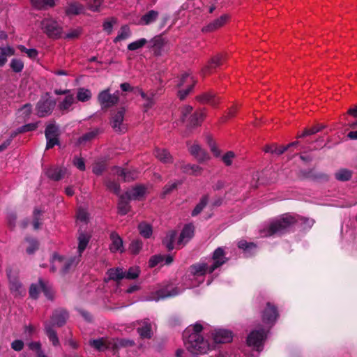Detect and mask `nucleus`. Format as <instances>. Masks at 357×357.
<instances>
[{"mask_svg": "<svg viewBox=\"0 0 357 357\" xmlns=\"http://www.w3.org/2000/svg\"><path fill=\"white\" fill-rule=\"evenodd\" d=\"M108 279L119 281L124 279L123 269L122 268H109L107 271Z\"/></svg>", "mask_w": 357, "mask_h": 357, "instance_id": "nucleus-37", "label": "nucleus"}, {"mask_svg": "<svg viewBox=\"0 0 357 357\" xmlns=\"http://www.w3.org/2000/svg\"><path fill=\"white\" fill-rule=\"evenodd\" d=\"M45 333L47 336L50 341L52 343L53 346L57 347L59 345V340L56 331L53 329L52 323L49 321L45 322Z\"/></svg>", "mask_w": 357, "mask_h": 357, "instance_id": "nucleus-26", "label": "nucleus"}, {"mask_svg": "<svg viewBox=\"0 0 357 357\" xmlns=\"http://www.w3.org/2000/svg\"><path fill=\"white\" fill-rule=\"evenodd\" d=\"M228 261L225 250L222 247L216 248L211 257L207 261H200L192 264L189 268L190 280L192 281V287H195L204 282V277L206 273L212 274L215 270L221 267Z\"/></svg>", "mask_w": 357, "mask_h": 357, "instance_id": "nucleus-1", "label": "nucleus"}, {"mask_svg": "<svg viewBox=\"0 0 357 357\" xmlns=\"http://www.w3.org/2000/svg\"><path fill=\"white\" fill-rule=\"evenodd\" d=\"M189 151L199 162H203L209 158L208 154L198 144L192 145L189 148Z\"/></svg>", "mask_w": 357, "mask_h": 357, "instance_id": "nucleus-22", "label": "nucleus"}, {"mask_svg": "<svg viewBox=\"0 0 357 357\" xmlns=\"http://www.w3.org/2000/svg\"><path fill=\"white\" fill-rule=\"evenodd\" d=\"M146 194V188L142 185H138L132 188L131 190L126 192L125 195L128 199L139 200Z\"/></svg>", "mask_w": 357, "mask_h": 357, "instance_id": "nucleus-20", "label": "nucleus"}, {"mask_svg": "<svg viewBox=\"0 0 357 357\" xmlns=\"http://www.w3.org/2000/svg\"><path fill=\"white\" fill-rule=\"evenodd\" d=\"M6 275L10 283L11 293L15 296H24L26 294V289L18 279V273L13 271L11 268H7Z\"/></svg>", "mask_w": 357, "mask_h": 357, "instance_id": "nucleus-8", "label": "nucleus"}, {"mask_svg": "<svg viewBox=\"0 0 357 357\" xmlns=\"http://www.w3.org/2000/svg\"><path fill=\"white\" fill-rule=\"evenodd\" d=\"M91 235L84 232V231H79L77 237L78 241V248H77V252L79 253V257H81L82 253L85 250L86 248L90 239H91Z\"/></svg>", "mask_w": 357, "mask_h": 357, "instance_id": "nucleus-25", "label": "nucleus"}, {"mask_svg": "<svg viewBox=\"0 0 357 357\" xmlns=\"http://www.w3.org/2000/svg\"><path fill=\"white\" fill-rule=\"evenodd\" d=\"M31 3L35 9L42 10L53 8L56 4V0H31Z\"/></svg>", "mask_w": 357, "mask_h": 357, "instance_id": "nucleus-30", "label": "nucleus"}, {"mask_svg": "<svg viewBox=\"0 0 357 357\" xmlns=\"http://www.w3.org/2000/svg\"><path fill=\"white\" fill-rule=\"evenodd\" d=\"M10 67L14 73H20L23 70L24 64L22 59L13 58L10 60Z\"/></svg>", "mask_w": 357, "mask_h": 357, "instance_id": "nucleus-48", "label": "nucleus"}, {"mask_svg": "<svg viewBox=\"0 0 357 357\" xmlns=\"http://www.w3.org/2000/svg\"><path fill=\"white\" fill-rule=\"evenodd\" d=\"M139 270L137 267H130L128 271H123L124 278L134 280L139 276Z\"/></svg>", "mask_w": 357, "mask_h": 357, "instance_id": "nucleus-54", "label": "nucleus"}, {"mask_svg": "<svg viewBox=\"0 0 357 357\" xmlns=\"http://www.w3.org/2000/svg\"><path fill=\"white\" fill-rule=\"evenodd\" d=\"M204 112L202 110L196 111L190 117V126L195 127L199 126L204 118Z\"/></svg>", "mask_w": 357, "mask_h": 357, "instance_id": "nucleus-42", "label": "nucleus"}, {"mask_svg": "<svg viewBox=\"0 0 357 357\" xmlns=\"http://www.w3.org/2000/svg\"><path fill=\"white\" fill-rule=\"evenodd\" d=\"M211 337L214 343H227L232 340L231 331L226 329H214L211 333Z\"/></svg>", "mask_w": 357, "mask_h": 357, "instance_id": "nucleus-15", "label": "nucleus"}, {"mask_svg": "<svg viewBox=\"0 0 357 357\" xmlns=\"http://www.w3.org/2000/svg\"><path fill=\"white\" fill-rule=\"evenodd\" d=\"M40 28L43 32L50 38L59 39L62 37V26L52 17L43 19L40 22Z\"/></svg>", "mask_w": 357, "mask_h": 357, "instance_id": "nucleus-7", "label": "nucleus"}, {"mask_svg": "<svg viewBox=\"0 0 357 357\" xmlns=\"http://www.w3.org/2000/svg\"><path fill=\"white\" fill-rule=\"evenodd\" d=\"M155 157L163 163H171L173 162L172 156L164 149H156L155 151Z\"/></svg>", "mask_w": 357, "mask_h": 357, "instance_id": "nucleus-34", "label": "nucleus"}, {"mask_svg": "<svg viewBox=\"0 0 357 357\" xmlns=\"http://www.w3.org/2000/svg\"><path fill=\"white\" fill-rule=\"evenodd\" d=\"M197 99L202 103H208L213 106L216 105L218 103V100L212 92L205 93L198 96Z\"/></svg>", "mask_w": 357, "mask_h": 357, "instance_id": "nucleus-43", "label": "nucleus"}, {"mask_svg": "<svg viewBox=\"0 0 357 357\" xmlns=\"http://www.w3.org/2000/svg\"><path fill=\"white\" fill-rule=\"evenodd\" d=\"M314 223V220L312 218L284 213L273 220L267 229L261 232V235L262 236L281 235L290 231L294 225H298L303 229H309Z\"/></svg>", "mask_w": 357, "mask_h": 357, "instance_id": "nucleus-2", "label": "nucleus"}, {"mask_svg": "<svg viewBox=\"0 0 357 357\" xmlns=\"http://www.w3.org/2000/svg\"><path fill=\"white\" fill-rule=\"evenodd\" d=\"M43 280L40 278L38 283L32 284L29 288V296L33 299H36L38 297L39 293L42 291L43 287Z\"/></svg>", "mask_w": 357, "mask_h": 357, "instance_id": "nucleus-44", "label": "nucleus"}, {"mask_svg": "<svg viewBox=\"0 0 357 357\" xmlns=\"http://www.w3.org/2000/svg\"><path fill=\"white\" fill-rule=\"evenodd\" d=\"M352 172L348 169L342 168L335 173V178L339 181H347L351 178Z\"/></svg>", "mask_w": 357, "mask_h": 357, "instance_id": "nucleus-38", "label": "nucleus"}, {"mask_svg": "<svg viewBox=\"0 0 357 357\" xmlns=\"http://www.w3.org/2000/svg\"><path fill=\"white\" fill-rule=\"evenodd\" d=\"M43 172L50 179L59 181L64 178L68 170L63 166L54 165L45 168Z\"/></svg>", "mask_w": 357, "mask_h": 357, "instance_id": "nucleus-11", "label": "nucleus"}, {"mask_svg": "<svg viewBox=\"0 0 357 357\" xmlns=\"http://www.w3.org/2000/svg\"><path fill=\"white\" fill-rule=\"evenodd\" d=\"M206 328L201 321L188 326L183 332V340L187 350L192 354H204L210 349V344L202 336Z\"/></svg>", "mask_w": 357, "mask_h": 357, "instance_id": "nucleus-4", "label": "nucleus"}, {"mask_svg": "<svg viewBox=\"0 0 357 357\" xmlns=\"http://www.w3.org/2000/svg\"><path fill=\"white\" fill-rule=\"evenodd\" d=\"M114 170V173L120 176L125 182H129L136 179L139 174L137 169H128L115 167Z\"/></svg>", "mask_w": 357, "mask_h": 357, "instance_id": "nucleus-16", "label": "nucleus"}, {"mask_svg": "<svg viewBox=\"0 0 357 357\" xmlns=\"http://www.w3.org/2000/svg\"><path fill=\"white\" fill-rule=\"evenodd\" d=\"M182 169L184 172L188 173V174H192L195 176L199 175L202 170V168L199 166H198L197 165H190V164L183 165Z\"/></svg>", "mask_w": 357, "mask_h": 357, "instance_id": "nucleus-52", "label": "nucleus"}, {"mask_svg": "<svg viewBox=\"0 0 357 357\" xmlns=\"http://www.w3.org/2000/svg\"><path fill=\"white\" fill-rule=\"evenodd\" d=\"M303 175L306 178H310L314 180H328V177L326 174L323 173H314L313 169H309L303 172Z\"/></svg>", "mask_w": 357, "mask_h": 357, "instance_id": "nucleus-49", "label": "nucleus"}, {"mask_svg": "<svg viewBox=\"0 0 357 357\" xmlns=\"http://www.w3.org/2000/svg\"><path fill=\"white\" fill-rule=\"evenodd\" d=\"M26 241L29 243V246L26 248V252L29 255L33 254L38 249V242L36 239L26 237Z\"/></svg>", "mask_w": 357, "mask_h": 357, "instance_id": "nucleus-51", "label": "nucleus"}, {"mask_svg": "<svg viewBox=\"0 0 357 357\" xmlns=\"http://www.w3.org/2000/svg\"><path fill=\"white\" fill-rule=\"evenodd\" d=\"M229 15L224 14L202 28L203 32H211L222 26L229 20Z\"/></svg>", "mask_w": 357, "mask_h": 357, "instance_id": "nucleus-19", "label": "nucleus"}, {"mask_svg": "<svg viewBox=\"0 0 357 357\" xmlns=\"http://www.w3.org/2000/svg\"><path fill=\"white\" fill-rule=\"evenodd\" d=\"M68 318V313L64 309H58L53 312L51 320L53 326L61 327L63 326Z\"/></svg>", "mask_w": 357, "mask_h": 357, "instance_id": "nucleus-18", "label": "nucleus"}, {"mask_svg": "<svg viewBox=\"0 0 357 357\" xmlns=\"http://www.w3.org/2000/svg\"><path fill=\"white\" fill-rule=\"evenodd\" d=\"M222 63V56L216 55L211 59L208 66L204 68L203 72L204 73H209L211 70L216 68Z\"/></svg>", "mask_w": 357, "mask_h": 357, "instance_id": "nucleus-39", "label": "nucleus"}, {"mask_svg": "<svg viewBox=\"0 0 357 357\" xmlns=\"http://www.w3.org/2000/svg\"><path fill=\"white\" fill-rule=\"evenodd\" d=\"M73 163L80 171H84L86 169L85 162L82 158L75 156Z\"/></svg>", "mask_w": 357, "mask_h": 357, "instance_id": "nucleus-64", "label": "nucleus"}, {"mask_svg": "<svg viewBox=\"0 0 357 357\" xmlns=\"http://www.w3.org/2000/svg\"><path fill=\"white\" fill-rule=\"evenodd\" d=\"M183 291V289H181L178 287L174 285L170 282H164L159 284L158 289L152 291L146 298L147 301H155L158 302L160 300L165 299L167 298L174 297L181 294Z\"/></svg>", "mask_w": 357, "mask_h": 357, "instance_id": "nucleus-5", "label": "nucleus"}, {"mask_svg": "<svg viewBox=\"0 0 357 357\" xmlns=\"http://www.w3.org/2000/svg\"><path fill=\"white\" fill-rule=\"evenodd\" d=\"M147 43L148 40L146 38H140L129 43L127 48L130 51H136L143 47Z\"/></svg>", "mask_w": 357, "mask_h": 357, "instance_id": "nucleus-50", "label": "nucleus"}, {"mask_svg": "<svg viewBox=\"0 0 357 357\" xmlns=\"http://www.w3.org/2000/svg\"><path fill=\"white\" fill-rule=\"evenodd\" d=\"M98 134V130L94 129L88 132L84 133L79 138V143L82 144L88 141H90L95 138Z\"/></svg>", "mask_w": 357, "mask_h": 357, "instance_id": "nucleus-53", "label": "nucleus"}, {"mask_svg": "<svg viewBox=\"0 0 357 357\" xmlns=\"http://www.w3.org/2000/svg\"><path fill=\"white\" fill-rule=\"evenodd\" d=\"M131 36V31L128 25H123L119 31L118 35L114 38V43H117L121 40L129 38Z\"/></svg>", "mask_w": 357, "mask_h": 357, "instance_id": "nucleus-36", "label": "nucleus"}, {"mask_svg": "<svg viewBox=\"0 0 357 357\" xmlns=\"http://www.w3.org/2000/svg\"><path fill=\"white\" fill-rule=\"evenodd\" d=\"M148 47L153 49L155 54L159 55L165 45V40L160 36H156L148 41Z\"/></svg>", "mask_w": 357, "mask_h": 357, "instance_id": "nucleus-27", "label": "nucleus"}, {"mask_svg": "<svg viewBox=\"0 0 357 357\" xmlns=\"http://www.w3.org/2000/svg\"><path fill=\"white\" fill-rule=\"evenodd\" d=\"M238 247L243 251L244 255L246 257L252 256L257 250V246L255 243H248L245 240L240 241L238 243Z\"/></svg>", "mask_w": 357, "mask_h": 357, "instance_id": "nucleus-21", "label": "nucleus"}, {"mask_svg": "<svg viewBox=\"0 0 357 357\" xmlns=\"http://www.w3.org/2000/svg\"><path fill=\"white\" fill-rule=\"evenodd\" d=\"M75 102L73 94L66 96L65 98L58 105V109L63 113H67L73 109L72 105Z\"/></svg>", "mask_w": 357, "mask_h": 357, "instance_id": "nucleus-29", "label": "nucleus"}, {"mask_svg": "<svg viewBox=\"0 0 357 357\" xmlns=\"http://www.w3.org/2000/svg\"><path fill=\"white\" fill-rule=\"evenodd\" d=\"M137 332L142 338H151L152 336V327L149 319L142 321V325L137 328Z\"/></svg>", "mask_w": 357, "mask_h": 357, "instance_id": "nucleus-28", "label": "nucleus"}, {"mask_svg": "<svg viewBox=\"0 0 357 357\" xmlns=\"http://www.w3.org/2000/svg\"><path fill=\"white\" fill-rule=\"evenodd\" d=\"M15 54L14 48L10 45L0 46V67L4 66L8 61V57Z\"/></svg>", "mask_w": 357, "mask_h": 357, "instance_id": "nucleus-31", "label": "nucleus"}, {"mask_svg": "<svg viewBox=\"0 0 357 357\" xmlns=\"http://www.w3.org/2000/svg\"><path fill=\"white\" fill-rule=\"evenodd\" d=\"M325 126L324 125H318L317 126H314L310 129H306L303 131V132L298 136V138L304 137L308 135H314L319 131H321L322 129H324Z\"/></svg>", "mask_w": 357, "mask_h": 357, "instance_id": "nucleus-57", "label": "nucleus"}, {"mask_svg": "<svg viewBox=\"0 0 357 357\" xmlns=\"http://www.w3.org/2000/svg\"><path fill=\"white\" fill-rule=\"evenodd\" d=\"M89 345L98 351H103L107 349V345L103 338L90 340Z\"/></svg>", "mask_w": 357, "mask_h": 357, "instance_id": "nucleus-45", "label": "nucleus"}, {"mask_svg": "<svg viewBox=\"0 0 357 357\" xmlns=\"http://www.w3.org/2000/svg\"><path fill=\"white\" fill-rule=\"evenodd\" d=\"M105 185L110 191L114 192L116 195L119 194L121 190L120 185L116 181L107 179L105 181Z\"/></svg>", "mask_w": 357, "mask_h": 357, "instance_id": "nucleus-59", "label": "nucleus"}, {"mask_svg": "<svg viewBox=\"0 0 357 357\" xmlns=\"http://www.w3.org/2000/svg\"><path fill=\"white\" fill-rule=\"evenodd\" d=\"M92 97L91 91L88 89L82 87L77 89V99L80 102L89 101Z\"/></svg>", "mask_w": 357, "mask_h": 357, "instance_id": "nucleus-46", "label": "nucleus"}, {"mask_svg": "<svg viewBox=\"0 0 357 357\" xmlns=\"http://www.w3.org/2000/svg\"><path fill=\"white\" fill-rule=\"evenodd\" d=\"M138 229L140 235L146 238H150L153 234L152 226L144 222L139 224Z\"/></svg>", "mask_w": 357, "mask_h": 357, "instance_id": "nucleus-40", "label": "nucleus"}, {"mask_svg": "<svg viewBox=\"0 0 357 357\" xmlns=\"http://www.w3.org/2000/svg\"><path fill=\"white\" fill-rule=\"evenodd\" d=\"M126 109L121 108L112 117L110 124L115 132L123 133L126 131V127L123 123Z\"/></svg>", "mask_w": 357, "mask_h": 357, "instance_id": "nucleus-12", "label": "nucleus"}, {"mask_svg": "<svg viewBox=\"0 0 357 357\" xmlns=\"http://www.w3.org/2000/svg\"><path fill=\"white\" fill-rule=\"evenodd\" d=\"M84 11V7L77 1H70L68 3V6L65 9L66 15H77Z\"/></svg>", "mask_w": 357, "mask_h": 357, "instance_id": "nucleus-24", "label": "nucleus"}, {"mask_svg": "<svg viewBox=\"0 0 357 357\" xmlns=\"http://www.w3.org/2000/svg\"><path fill=\"white\" fill-rule=\"evenodd\" d=\"M279 316L278 308L271 303H266V307L262 312V321L268 326V329L259 328L251 331L247 337V344L259 352L264 348V343L269 333L270 328L275 324Z\"/></svg>", "mask_w": 357, "mask_h": 357, "instance_id": "nucleus-3", "label": "nucleus"}, {"mask_svg": "<svg viewBox=\"0 0 357 357\" xmlns=\"http://www.w3.org/2000/svg\"><path fill=\"white\" fill-rule=\"evenodd\" d=\"M164 255H155L152 256L149 261V266L153 268L158 264H163Z\"/></svg>", "mask_w": 357, "mask_h": 357, "instance_id": "nucleus-60", "label": "nucleus"}, {"mask_svg": "<svg viewBox=\"0 0 357 357\" xmlns=\"http://www.w3.org/2000/svg\"><path fill=\"white\" fill-rule=\"evenodd\" d=\"M208 199L209 198L208 195H204L200 199L199 202L195 206L194 209L192 211L191 215L192 217H195L197 215H199L207 205Z\"/></svg>", "mask_w": 357, "mask_h": 357, "instance_id": "nucleus-41", "label": "nucleus"}, {"mask_svg": "<svg viewBox=\"0 0 357 357\" xmlns=\"http://www.w3.org/2000/svg\"><path fill=\"white\" fill-rule=\"evenodd\" d=\"M115 100V98L112 97V93H110L109 88L101 91L98 95V101L102 109L109 108L114 106L116 105Z\"/></svg>", "mask_w": 357, "mask_h": 357, "instance_id": "nucleus-14", "label": "nucleus"}, {"mask_svg": "<svg viewBox=\"0 0 357 357\" xmlns=\"http://www.w3.org/2000/svg\"><path fill=\"white\" fill-rule=\"evenodd\" d=\"M32 105L30 103L24 105L20 109L19 112L21 113L22 117L24 121L27 120L31 114Z\"/></svg>", "mask_w": 357, "mask_h": 357, "instance_id": "nucleus-55", "label": "nucleus"}, {"mask_svg": "<svg viewBox=\"0 0 357 357\" xmlns=\"http://www.w3.org/2000/svg\"><path fill=\"white\" fill-rule=\"evenodd\" d=\"M242 354L239 349H232L225 352H220L217 357H257L253 354L248 356L245 354L242 355Z\"/></svg>", "mask_w": 357, "mask_h": 357, "instance_id": "nucleus-35", "label": "nucleus"}, {"mask_svg": "<svg viewBox=\"0 0 357 357\" xmlns=\"http://www.w3.org/2000/svg\"><path fill=\"white\" fill-rule=\"evenodd\" d=\"M17 47L22 52L26 53L30 59H35L37 57V56L38 54V50L35 48L28 49L24 45H18Z\"/></svg>", "mask_w": 357, "mask_h": 357, "instance_id": "nucleus-56", "label": "nucleus"}, {"mask_svg": "<svg viewBox=\"0 0 357 357\" xmlns=\"http://www.w3.org/2000/svg\"><path fill=\"white\" fill-rule=\"evenodd\" d=\"M159 13L155 10H151L144 14L139 19V24L146 26L153 24L158 18Z\"/></svg>", "mask_w": 357, "mask_h": 357, "instance_id": "nucleus-23", "label": "nucleus"}, {"mask_svg": "<svg viewBox=\"0 0 357 357\" xmlns=\"http://www.w3.org/2000/svg\"><path fill=\"white\" fill-rule=\"evenodd\" d=\"M45 135L47 140L46 149H50L59 144V128L55 123L47 125Z\"/></svg>", "mask_w": 357, "mask_h": 357, "instance_id": "nucleus-9", "label": "nucleus"}, {"mask_svg": "<svg viewBox=\"0 0 357 357\" xmlns=\"http://www.w3.org/2000/svg\"><path fill=\"white\" fill-rule=\"evenodd\" d=\"M194 83L196 84V81L194 79V77L191 75L190 73H184L181 75L178 79V82L177 84L178 86L181 87L186 85L189 86L190 84Z\"/></svg>", "mask_w": 357, "mask_h": 357, "instance_id": "nucleus-47", "label": "nucleus"}, {"mask_svg": "<svg viewBox=\"0 0 357 357\" xmlns=\"http://www.w3.org/2000/svg\"><path fill=\"white\" fill-rule=\"evenodd\" d=\"M111 243L109 245V250L112 253L124 252L123 241L121 237L116 232L112 231L109 236Z\"/></svg>", "mask_w": 357, "mask_h": 357, "instance_id": "nucleus-17", "label": "nucleus"}, {"mask_svg": "<svg viewBox=\"0 0 357 357\" xmlns=\"http://www.w3.org/2000/svg\"><path fill=\"white\" fill-rule=\"evenodd\" d=\"M177 234L174 230H171L166 234L165 237L162 240L163 245L167 248L169 251L174 248V242Z\"/></svg>", "mask_w": 357, "mask_h": 357, "instance_id": "nucleus-33", "label": "nucleus"}, {"mask_svg": "<svg viewBox=\"0 0 357 357\" xmlns=\"http://www.w3.org/2000/svg\"><path fill=\"white\" fill-rule=\"evenodd\" d=\"M42 215V211L38 208H35L33 211V229L37 230L40 228L41 225L40 222V216Z\"/></svg>", "mask_w": 357, "mask_h": 357, "instance_id": "nucleus-58", "label": "nucleus"}, {"mask_svg": "<svg viewBox=\"0 0 357 357\" xmlns=\"http://www.w3.org/2000/svg\"><path fill=\"white\" fill-rule=\"evenodd\" d=\"M195 226L192 223H188L183 227L176 243L178 248L185 245L194 236Z\"/></svg>", "mask_w": 357, "mask_h": 357, "instance_id": "nucleus-13", "label": "nucleus"}, {"mask_svg": "<svg viewBox=\"0 0 357 357\" xmlns=\"http://www.w3.org/2000/svg\"><path fill=\"white\" fill-rule=\"evenodd\" d=\"M102 2L103 0H88L87 5L91 10L97 12L99 10Z\"/></svg>", "mask_w": 357, "mask_h": 357, "instance_id": "nucleus-62", "label": "nucleus"}, {"mask_svg": "<svg viewBox=\"0 0 357 357\" xmlns=\"http://www.w3.org/2000/svg\"><path fill=\"white\" fill-rule=\"evenodd\" d=\"M38 123L39 122H35L23 125L18 128V132H22V133H24L33 131L38 128Z\"/></svg>", "mask_w": 357, "mask_h": 357, "instance_id": "nucleus-61", "label": "nucleus"}, {"mask_svg": "<svg viewBox=\"0 0 357 357\" xmlns=\"http://www.w3.org/2000/svg\"><path fill=\"white\" fill-rule=\"evenodd\" d=\"M130 201L126 195H122L119 197L118 202V213L121 215H126L130 209Z\"/></svg>", "mask_w": 357, "mask_h": 357, "instance_id": "nucleus-32", "label": "nucleus"}, {"mask_svg": "<svg viewBox=\"0 0 357 357\" xmlns=\"http://www.w3.org/2000/svg\"><path fill=\"white\" fill-rule=\"evenodd\" d=\"M78 220L86 223L89 219V214L84 208H79L77 213Z\"/></svg>", "mask_w": 357, "mask_h": 357, "instance_id": "nucleus-63", "label": "nucleus"}, {"mask_svg": "<svg viewBox=\"0 0 357 357\" xmlns=\"http://www.w3.org/2000/svg\"><path fill=\"white\" fill-rule=\"evenodd\" d=\"M56 102L50 98H41L36 105L37 115L39 117H45L50 114L54 107Z\"/></svg>", "mask_w": 357, "mask_h": 357, "instance_id": "nucleus-10", "label": "nucleus"}, {"mask_svg": "<svg viewBox=\"0 0 357 357\" xmlns=\"http://www.w3.org/2000/svg\"><path fill=\"white\" fill-rule=\"evenodd\" d=\"M79 261V256L66 259L54 253L51 261L50 270L51 271L54 272L57 268H60L61 273L65 275L68 273L72 268H75Z\"/></svg>", "mask_w": 357, "mask_h": 357, "instance_id": "nucleus-6", "label": "nucleus"}]
</instances>
